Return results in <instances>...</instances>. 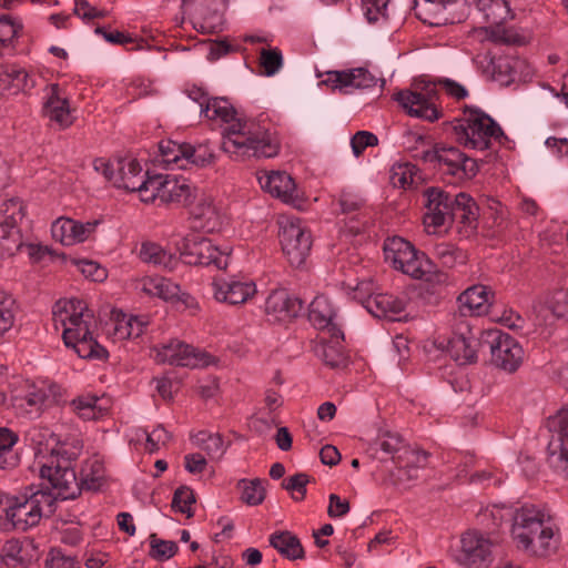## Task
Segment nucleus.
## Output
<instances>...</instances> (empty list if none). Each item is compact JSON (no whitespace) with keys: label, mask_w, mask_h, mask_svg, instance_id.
<instances>
[{"label":"nucleus","mask_w":568,"mask_h":568,"mask_svg":"<svg viewBox=\"0 0 568 568\" xmlns=\"http://www.w3.org/2000/svg\"><path fill=\"white\" fill-rule=\"evenodd\" d=\"M202 114L209 120L225 124L222 150L235 161L274 158L280 152L277 138L254 120L241 119L234 106L224 98H211Z\"/></svg>","instance_id":"obj_1"},{"label":"nucleus","mask_w":568,"mask_h":568,"mask_svg":"<svg viewBox=\"0 0 568 568\" xmlns=\"http://www.w3.org/2000/svg\"><path fill=\"white\" fill-rule=\"evenodd\" d=\"M77 452L63 447L42 467L41 479L48 480L57 497L77 498L82 489L99 490L105 481L104 463L98 456L88 458L78 477L73 467Z\"/></svg>","instance_id":"obj_2"},{"label":"nucleus","mask_w":568,"mask_h":568,"mask_svg":"<svg viewBox=\"0 0 568 568\" xmlns=\"http://www.w3.org/2000/svg\"><path fill=\"white\" fill-rule=\"evenodd\" d=\"M423 223L428 234H435L450 222L457 225V232L463 237L476 234L478 227L479 207L474 199L464 192L450 195L440 187H427Z\"/></svg>","instance_id":"obj_3"},{"label":"nucleus","mask_w":568,"mask_h":568,"mask_svg":"<svg viewBox=\"0 0 568 568\" xmlns=\"http://www.w3.org/2000/svg\"><path fill=\"white\" fill-rule=\"evenodd\" d=\"M55 328L62 327V338L84 359L104 361L109 353L93 336L94 315L84 301L78 298L60 300L52 310Z\"/></svg>","instance_id":"obj_4"},{"label":"nucleus","mask_w":568,"mask_h":568,"mask_svg":"<svg viewBox=\"0 0 568 568\" xmlns=\"http://www.w3.org/2000/svg\"><path fill=\"white\" fill-rule=\"evenodd\" d=\"M511 534L517 546L534 556H548L557 548L556 532L546 510L534 504L517 508Z\"/></svg>","instance_id":"obj_5"},{"label":"nucleus","mask_w":568,"mask_h":568,"mask_svg":"<svg viewBox=\"0 0 568 568\" xmlns=\"http://www.w3.org/2000/svg\"><path fill=\"white\" fill-rule=\"evenodd\" d=\"M386 261L413 278L423 281L432 293H439L446 285L448 275L442 272L433 261L423 252L403 237L388 239L384 244Z\"/></svg>","instance_id":"obj_6"},{"label":"nucleus","mask_w":568,"mask_h":568,"mask_svg":"<svg viewBox=\"0 0 568 568\" xmlns=\"http://www.w3.org/2000/svg\"><path fill=\"white\" fill-rule=\"evenodd\" d=\"M420 148H416L414 159L429 163L437 168L449 183L458 184L473 179L478 172L476 160L467 156L458 148L444 144H429L422 136H418Z\"/></svg>","instance_id":"obj_7"},{"label":"nucleus","mask_w":568,"mask_h":568,"mask_svg":"<svg viewBox=\"0 0 568 568\" xmlns=\"http://www.w3.org/2000/svg\"><path fill=\"white\" fill-rule=\"evenodd\" d=\"M456 140L465 148L484 151L493 141L506 139L500 125L479 108L465 106L460 118L454 121Z\"/></svg>","instance_id":"obj_8"},{"label":"nucleus","mask_w":568,"mask_h":568,"mask_svg":"<svg viewBox=\"0 0 568 568\" xmlns=\"http://www.w3.org/2000/svg\"><path fill=\"white\" fill-rule=\"evenodd\" d=\"M57 498L51 491L28 487L10 501L6 517L14 529L26 531L54 513Z\"/></svg>","instance_id":"obj_9"},{"label":"nucleus","mask_w":568,"mask_h":568,"mask_svg":"<svg viewBox=\"0 0 568 568\" xmlns=\"http://www.w3.org/2000/svg\"><path fill=\"white\" fill-rule=\"evenodd\" d=\"M193 196L191 184L183 176L172 174L148 175L146 186L141 191V201L162 204H189Z\"/></svg>","instance_id":"obj_10"},{"label":"nucleus","mask_w":568,"mask_h":568,"mask_svg":"<svg viewBox=\"0 0 568 568\" xmlns=\"http://www.w3.org/2000/svg\"><path fill=\"white\" fill-rule=\"evenodd\" d=\"M394 99L414 118L434 122L442 116L438 109V91L435 83H414L412 89L398 91Z\"/></svg>","instance_id":"obj_11"},{"label":"nucleus","mask_w":568,"mask_h":568,"mask_svg":"<svg viewBox=\"0 0 568 568\" xmlns=\"http://www.w3.org/2000/svg\"><path fill=\"white\" fill-rule=\"evenodd\" d=\"M282 251L292 266H301L310 254L312 237L310 231L297 217H286L280 222Z\"/></svg>","instance_id":"obj_12"},{"label":"nucleus","mask_w":568,"mask_h":568,"mask_svg":"<svg viewBox=\"0 0 568 568\" xmlns=\"http://www.w3.org/2000/svg\"><path fill=\"white\" fill-rule=\"evenodd\" d=\"M181 256L190 265L214 266L216 270H225L230 261V251L219 247L210 239L193 234L185 239Z\"/></svg>","instance_id":"obj_13"},{"label":"nucleus","mask_w":568,"mask_h":568,"mask_svg":"<svg viewBox=\"0 0 568 568\" xmlns=\"http://www.w3.org/2000/svg\"><path fill=\"white\" fill-rule=\"evenodd\" d=\"M460 550L455 561L464 568H488L493 562V542L478 531H467L462 536Z\"/></svg>","instance_id":"obj_14"},{"label":"nucleus","mask_w":568,"mask_h":568,"mask_svg":"<svg viewBox=\"0 0 568 568\" xmlns=\"http://www.w3.org/2000/svg\"><path fill=\"white\" fill-rule=\"evenodd\" d=\"M552 436L547 446L548 462L568 477V406L549 419Z\"/></svg>","instance_id":"obj_15"},{"label":"nucleus","mask_w":568,"mask_h":568,"mask_svg":"<svg viewBox=\"0 0 568 568\" xmlns=\"http://www.w3.org/2000/svg\"><path fill=\"white\" fill-rule=\"evenodd\" d=\"M158 363L184 367L209 365V355L180 339H171L153 348Z\"/></svg>","instance_id":"obj_16"},{"label":"nucleus","mask_w":568,"mask_h":568,"mask_svg":"<svg viewBox=\"0 0 568 568\" xmlns=\"http://www.w3.org/2000/svg\"><path fill=\"white\" fill-rule=\"evenodd\" d=\"M3 206L4 220L0 223V254L11 256L23 247L19 223L24 217V210L21 202L17 200H9Z\"/></svg>","instance_id":"obj_17"},{"label":"nucleus","mask_w":568,"mask_h":568,"mask_svg":"<svg viewBox=\"0 0 568 568\" xmlns=\"http://www.w3.org/2000/svg\"><path fill=\"white\" fill-rule=\"evenodd\" d=\"M323 83L329 85L333 90H338L344 94L353 93L354 90H367L379 85L383 88L385 81L366 68H354L341 71L326 72V79Z\"/></svg>","instance_id":"obj_18"},{"label":"nucleus","mask_w":568,"mask_h":568,"mask_svg":"<svg viewBox=\"0 0 568 568\" xmlns=\"http://www.w3.org/2000/svg\"><path fill=\"white\" fill-rule=\"evenodd\" d=\"M478 346V337L469 322L462 320L448 339L447 352L455 362L466 365L477 361Z\"/></svg>","instance_id":"obj_19"},{"label":"nucleus","mask_w":568,"mask_h":568,"mask_svg":"<svg viewBox=\"0 0 568 568\" xmlns=\"http://www.w3.org/2000/svg\"><path fill=\"white\" fill-rule=\"evenodd\" d=\"M489 336L493 363L504 371L515 372L523 363V347L507 333L495 331Z\"/></svg>","instance_id":"obj_20"},{"label":"nucleus","mask_w":568,"mask_h":568,"mask_svg":"<svg viewBox=\"0 0 568 568\" xmlns=\"http://www.w3.org/2000/svg\"><path fill=\"white\" fill-rule=\"evenodd\" d=\"M101 224V220L80 222L71 217L61 216L51 225V233L55 241L62 245L71 246L89 240Z\"/></svg>","instance_id":"obj_21"},{"label":"nucleus","mask_w":568,"mask_h":568,"mask_svg":"<svg viewBox=\"0 0 568 568\" xmlns=\"http://www.w3.org/2000/svg\"><path fill=\"white\" fill-rule=\"evenodd\" d=\"M308 320L315 328L326 332L329 336L343 337L337 310L327 296L317 295L311 302Z\"/></svg>","instance_id":"obj_22"},{"label":"nucleus","mask_w":568,"mask_h":568,"mask_svg":"<svg viewBox=\"0 0 568 568\" xmlns=\"http://www.w3.org/2000/svg\"><path fill=\"white\" fill-rule=\"evenodd\" d=\"M60 396V387L57 384L41 383L32 385L22 396L14 398V406L30 415H40L44 407L51 406Z\"/></svg>","instance_id":"obj_23"},{"label":"nucleus","mask_w":568,"mask_h":568,"mask_svg":"<svg viewBox=\"0 0 568 568\" xmlns=\"http://www.w3.org/2000/svg\"><path fill=\"white\" fill-rule=\"evenodd\" d=\"M213 295L217 302L230 305L244 304L256 294V284L250 280H215L212 283Z\"/></svg>","instance_id":"obj_24"},{"label":"nucleus","mask_w":568,"mask_h":568,"mask_svg":"<svg viewBox=\"0 0 568 568\" xmlns=\"http://www.w3.org/2000/svg\"><path fill=\"white\" fill-rule=\"evenodd\" d=\"M26 439L36 450L40 475L42 467L51 459L53 455H55L57 450H60L62 447L65 450H71L69 445L61 443L55 434L48 427H31L26 434Z\"/></svg>","instance_id":"obj_25"},{"label":"nucleus","mask_w":568,"mask_h":568,"mask_svg":"<svg viewBox=\"0 0 568 568\" xmlns=\"http://www.w3.org/2000/svg\"><path fill=\"white\" fill-rule=\"evenodd\" d=\"M261 187L287 204L297 205L301 197L293 178L286 172L272 171L258 175Z\"/></svg>","instance_id":"obj_26"},{"label":"nucleus","mask_w":568,"mask_h":568,"mask_svg":"<svg viewBox=\"0 0 568 568\" xmlns=\"http://www.w3.org/2000/svg\"><path fill=\"white\" fill-rule=\"evenodd\" d=\"M493 292L489 287L477 284L465 290L457 298L462 317L481 316L489 310Z\"/></svg>","instance_id":"obj_27"},{"label":"nucleus","mask_w":568,"mask_h":568,"mask_svg":"<svg viewBox=\"0 0 568 568\" xmlns=\"http://www.w3.org/2000/svg\"><path fill=\"white\" fill-rule=\"evenodd\" d=\"M303 308L304 302L283 288L273 291L265 301V312L278 321L296 317Z\"/></svg>","instance_id":"obj_28"},{"label":"nucleus","mask_w":568,"mask_h":568,"mask_svg":"<svg viewBox=\"0 0 568 568\" xmlns=\"http://www.w3.org/2000/svg\"><path fill=\"white\" fill-rule=\"evenodd\" d=\"M148 175L149 173H142V166L138 160L131 158L118 159L115 187L138 192L141 196V191L146 186Z\"/></svg>","instance_id":"obj_29"},{"label":"nucleus","mask_w":568,"mask_h":568,"mask_svg":"<svg viewBox=\"0 0 568 568\" xmlns=\"http://www.w3.org/2000/svg\"><path fill=\"white\" fill-rule=\"evenodd\" d=\"M362 305L375 317L396 321L405 311L406 303L395 295L376 293L374 296L362 300Z\"/></svg>","instance_id":"obj_30"},{"label":"nucleus","mask_w":568,"mask_h":568,"mask_svg":"<svg viewBox=\"0 0 568 568\" xmlns=\"http://www.w3.org/2000/svg\"><path fill=\"white\" fill-rule=\"evenodd\" d=\"M43 113L60 128H68L72 124L70 105L67 98L60 95L58 84H51L49 88L47 101L43 104Z\"/></svg>","instance_id":"obj_31"},{"label":"nucleus","mask_w":568,"mask_h":568,"mask_svg":"<svg viewBox=\"0 0 568 568\" xmlns=\"http://www.w3.org/2000/svg\"><path fill=\"white\" fill-rule=\"evenodd\" d=\"M36 87L34 75L24 69L10 64L0 67V93L29 91Z\"/></svg>","instance_id":"obj_32"},{"label":"nucleus","mask_w":568,"mask_h":568,"mask_svg":"<svg viewBox=\"0 0 568 568\" xmlns=\"http://www.w3.org/2000/svg\"><path fill=\"white\" fill-rule=\"evenodd\" d=\"M268 541L273 548L290 560L303 559L305 556L301 540L288 530L273 532Z\"/></svg>","instance_id":"obj_33"},{"label":"nucleus","mask_w":568,"mask_h":568,"mask_svg":"<svg viewBox=\"0 0 568 568\" xmlns=\"http://www.w3.org/2000/svg\"><path fill=\"white\" fill-rule=\"evenodd\" d=\"M404 448V440L402 436L389 430L381 432L377 437L369 443L368 452L375 458L381 460L385 457L390 456L395 458V454Z\"/></svg>","instance_id":"obj_34"},{"label":"nucleus","mask_w":568,"mask_h":568,"mask_svg":"<svg viewBox=\"0 0 568 568\" xmlns=\"http://www.w3.org/2000/svg\"><path fill=\"white\" fill-rule=\"evenodd\" d=\"M513 0H477L478 10L485 20L494 26H500L514 18Z\"/></svg>","instance_id":"obj_35"},{"label":"nucleus","mask_w":568,"mask_h":568,"mask_svg":"<svg viewBox=\"0 0 568 568\" xmlns=\"http://www.w3.org/2000/svg\"><path fill=\"white\" fill-rule=\"evenodd\" d=\"M140 290L149 296L172 301L179 296L180 285L161 276H146L140 282Z\"/></svg>","instance_id":"obj_36"},{"label":"nucleus","mask_w":568,"mask_h":568,"mask_svg":"<svg viewBox=\"0 0 568 568\" xmlns=\"http://www.w3.org/2000/svg\"><path fill=\"white\" fill-rule=\"evenodd\" d=\"M342 338H335L329 336V339L326 341L322 338L318 345L315 347L316 355L329 367L339 368L344 367L347 364V357L344 353V348L342 345Z\"/></svg>","instance_id":"obj_37"},{"label":"nucleus","mask_w":568,"mask_h":568,"mask_svg":"<svg viewBox=\"0 0 568 568\" xmlns=\"http://www.w3.org/2000/svg\"><path fill=\"white\" fill-rule=\"evenodd\" d=\"M186 143L180 144L172 140H163L159 143V155L156 162L168 169L186 168Z\"/></svg>","instance_id":"obj_38"},{"label":"nucleus","mask_w":568,"mask_h":568,"mask_svg":"<svg viewBox=\"0 0 568 568\" xmlns=\"http://www.w3.org/2000/svg\"><path fill=\"white\" fill-rule=\"evenodd\" d=\"M140 257L143 262L151 263L169 271L174 270L179 263L175 255L166 252L161 245L151 242L142 244Z\"/></svg>","instance_id":"obj_39"},{"label":"nucleus","mask_w":568,"mask_h":568,"mask_svg":"<svg viewBox=\"0 0 568 568\" xmlns=\"http://www.w3.org/2000/svg\"><path fill=\"white\" fill-rule=\"evenodd\" d=\"M19 442V435L8 427H0V469H12L18 466L20 459L13 450Z\"/></svg>","instance_id":"obj_40"},{"label":"nucleus","mask_w":568,"mask_h":568,"mask_svg":"<svg viewBox=\"0 0 568 568\" xmlns=\"http://www.w3.org/2000/svg\"><path fill=\"white\" fill-rule=\"evenodd\" d=\"M265 484L266 480L260 478L241 479L237 484L241 489V500L248 506L262 504L266 496Z\"/></svg>","instance_id":"obj_41"},{"label":"nucleus","mask_w":568,"mask_h":568,"mask_svg":"<svg viewBox=\"0 0 568 568\" xmlns=\"http://www.w3.org/2000/svg\"><path fill=\"white\" fill-rule=\"evenodd\" d=\"M0 557L4 559L11 568H24L31 560L23 542L18 539L6 541L1 549Z\"/></svg>","instance_id":"obj_42"},{"label":"nucleus","mask_w":568,"mask_h":568,"mask_svg":"<svg viewBox=\"0 0 568 568\" xmlns=\"http://www.w3.org/2000/svg\"><path fill=\"white\" fill-rule=\"evenodd\" d=\"M74 412L84 420L99 419L105 414L106 408L100 404L95 396L79 397L72 400Z\"/></svg>","instance_id":"obj_43"},{"label":"nucleus","mask_w":568,"mask_h":568,"mask_svg":"<svg viewBox=\"0 0 568 568\" xmlns=\"http://www.w3.org/2000/svg\"><path fill=\"white\" fill-rule=\"evenodd\" d=\"M433 254L443 266L448 268L466 261L465 253L452 243L442 242L436 244Z\"/></svg>","instance_id":"obj_44"},{"label":"nucleus","mask_w":568,"mask_h":568,"mask_svg":"<svg viewBox=\"0 0 568 568\" xmlns=\"http://www.w3.org/2000/svg\"><path fill=\"white\" fill-rule=\"evenodd\" d=\"M195 444L211 458H220L225 452L223 438L219 434L200 432L195 436Z\"/></svg>","instance_id":"obj_45"},{"label":"nucleus","mask_w":568,"mask_h":568,"mask_svg":"<svg viewBox=\"0 0 568 568\" xmlns=\"http://www.w3.org/2000/svg\"><path fill=\"white\" fill-rule=\"evenodd\" d=\"M311 481V477L305 473H297L285 478L281 486L291 494L295 501H302L306 497V486Z\"/></svg>","instance_id":"obj_46"},{"label":"nucleus","mask_w":568,"mask_h":568,"mask_svg":"<svg viewBox=\"0 0 568 568\" xmlns=\"http://www.w3.org/2000/svg\"><path fill=\"white\" fill-rule=\"evenodd\" d=\"M260 65L266 77H273L283 67V55L278 48L262 49L260 52Z\"/></svg>","instance_id":"obj_47"},{"label":"nucleus","mask_w":568,"mask_h":568,"mask_svg":"<svg viewBox=\"0 0 568 568\" xmlns=\"http://www.w3.org/2000/svg\"><path fill=\"white\" fill-rule=\"evenodd\" d=\"M195 503V496L191 488L181 486L173 495L172 508L174 511L185 514L187 518L194 515L193 504Z\"/></svg>","instance_id":"obj_48"},{"label":"nucleus","mask_w":568,"mask_h":568,"mask_svg":"<svg viewBox=\"0 0 568 568\" xmlns=\"http://www.w3.org/2000/svg\"><path fill=\"white\" fill-rule=\"evenodd\" d=\"M150 556L156 560L170 559L179 549L174 541L159 539L155 534L150 536Z\"/></svg>","instance_id":"obj_49"},{"label":"nucleus","mask_w":568,"mask_h":568,"mask_svg":"<svg viewBox=\"0 0 568 568\" xmlns=\"http://www.w3.org/2000/svg\"><path fill=\"white\" fill-rule=\"evenodd\" d=\"M14 301L10 294L0 291V336L8 332L14 321L13 307Z\"/></svg>","instance_id":"obj_50"},{"label":"nucleus","mask_w":568,"mask_h":568,"mask_svg":"<svg viewBox=\"0 0 568 568\" xmlns=\"http://www.w3.org/2000/svg\"><path fill=\"white\" fill-rule=\"evenodd\" d=\"M214 159L213 152L206 144H199L193 146L187 144L186 146V165L195 164L204 166L211 163Z\"/></svg>","instance_id":"obj_51"},{"label":"nucleus","mask_w":568,"mask_h":568,"mask_svg":"<svg viewBox=\"0 0 568 568\" xmlns=\"http://www.w3.org/2000/svg\"><path fill=\"white\" fill-rule=\"evenodd\" d=\"M378 144V138L368 131H358L351 139V146L354 155L358 158L366 148Z\"/></svg>","instance_id":"obj_52"},{"label":"nucleus","mask_w":568,"mask_h":568,"mask_svg":"<svg viewBox=\"0 0 568 568\" xmlns=\"http://www.w3.org/2000/svg\"><path fill=\"white\" fill-rule=\"evenodd\" d=\"M21 24L8 14L0 13V44L10 42L20 30Z\"/></svg>","instance_id":"obj_53"},{"label":"nucleus","mask_w":568,"mask_h":568,"mask_svg":"<svg viewBox=\"0 0 568 568\" xmlns=\"http://www.w3.org/2000/svg\"><path fill=\"white\" fill-rule=\"evenodd\" d=\"M171 439L170 433L159 425L152 432L146 433V449L150 453L158 452L161 446H164Z\"/></svg>","instance_id":"obj_54"},{"label":"nucleus","mask_w":568,"mask_h":568,"mask_svg":"<svg viewBox=\"0 0 568 568\" xmlns=\"http://www.w3.org/2000/svg\"><path fill=\"white\" fill-rule=\"evenodd\" d=\"M142 322L136 317L119 322L115 332L121 338H135L142 334Z\"/></svg>","instance_id":"obj_55"},{"label":"nucleus","mask_w":568,"mask_h":568,"mask_svg":"<svg viewBox=\"0 0 568 568\" xmlns=\"http://www.w3.org/2000/svg\"><path fill=\"white\" fill-rule=\"evenodd\" d=\"M364 14L369 22H375L379 17L386 16L387 0H361Z\"/></svg>","instance_id":"obj_56"},{"label":"nucleus","mask_w":568,"mask_h":568,"mask_svg":"<svg viewBox=\"0 0 568 568\" xmlns=\"http://www.w3.org/2000/svg\"><path fill=\"white\" fill-rule=\"evenodd\" d=\"M415 166L410 164H399L393 168V182L403 189L410 186L414 183L413 174Z\"/></svg>","instance_id":"obj_57"},{"label":"nucleus","mask_w":568,"mask_h":568,"mask_svg":"<svg viewBox=\"0 0 568 568\" xmlns=\"http://www.w3.org/2000/svg\"><path fill=\"white\" fill-rule=\"evenodd\" d=\"M73 11L74 14L85 21L105 17V12L103 10H99L91 6L87 0H75Z\"/></svg>","instance_id":"obj_58"},{"label":"nucleus","mask_w":568,"mask_h":568,"mask_svg":"<svg viewBox=\"0 0 568 568\" xmlns=\"http://www.w3.org/2000/svg\"><path fill=\"white\" fill-rule=\"evenodd\" d=\"M81 273L93 282H102L106 278V270L94 261L79 262Z\"/></svg>","instance_id":"obj_59"},{"label":"nucleus","mask_w":568,"mask_h":568,"mask_svg":"<svg viewBox=\"0 0 568 568\" xmlns=\"http://www.w3.org/2000/svg\"><path fill=\"white\" fill-rule=\"evenodd\" d=\"M45 568H78V561L59 550H51L45 560Z\"/></svg>","instance_id":"obj_60"},{"label":"nucleus","mask_w":568,"mask_h":568,"mask_svg":"<svg viewBox=\"0 0 568 568\" xmlns=\"http://www.w3.org/2000/svg\"><path fill=\"white\" fill-rule=\"evenodd\" d=\"M93 165L97 172L101 173L108 181L112 182L115 186V178L118 173V159L106 160L100 158L94 161Z\"/></svg>","instance_id":"obj_61"},{"label":"nucleus","mask_w":568,"mask_h":568,"mask_svg":"<svg viewBox=\"0 0 568 568\" xmlns=\"http://www.w3.org/2000/svg\"><path fill=\"white\" fill-rule=\"evenodd\" d=\"M438 84L442 85L449 97L456 100H463L468 95L467 89L454 80L440 79Z\"/></svg>","instance_id":"obj_62"},{"label":"nucleus","mask_w":568,"mask_h":568,"mask_svg":"<svg viewBox=\"0 0 568 568\" xmlns=\"http://www.w3.org/2000/svg\"><path fill=\"white\" fill-rule=\"evenodd\" d=\"M349 511V503L341 499L336 494L329 495V505L327 514L332 518L342 517Z\"/></svg>","instance_id":"obj_63"},{"label":"nucleus","mask_w":568,"mask_h":568,"mask_svg":"<svg viewBox=\"0 0 568 568\" xmlns=\"http://www.w3.org/2000/svg\"><path fill=\"white\" fill-rule=\"evenodd\" d=\"M342 213H351L357 211L363 205V201L357 195L349 192H342L338 199Z\"/></svg>","instance_id":"obj_64"}]
</instances>
